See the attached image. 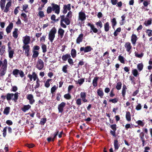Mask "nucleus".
<instances>
[{
    "label": "nucleus",
    "mask_w": 152,
    "mask_h": 152,
    "mask_svg": "<svg viewBox=\"0 0 152 152\" xmlns=\"http://www.w3.org/2000/svg\"><path fill=\"white\" fill-rule=\"evenodd\" d=\"M60 26L63 28H66V25H69L70 23V20L68 18L65 17L64 15L60 16Z\"/></svg>",
    "instance_id": "obj_1"
},
{
    "label": "nucleus",
    "mask_w": 152,
    "mask_h": 152,
    "mask_svg": "<svg viewBox=\"0 0 152 152\" xmlns=\"http://www.w3.org/2000/svg\"><path fill=\"white\" fill-rule=\"evenodd\" d=\"M7 63L6 59H5L2 61H0V67L1 66V69L0 70V74L1 76H3L5 74L7 67Z\"/></svg>",
    "instance_id": "obj_2"
},
{
    "label": "nucleus",
    "mask_w": 152,
    "mask_h": 152,
    "mask_svg": "<svg viewBox=\"0 0 152 152\" xmlns=\"http://www.w3.org/2000/svg\"><path fill=\"white\" fill-rule=\"evenodd\" d=\"M18 92H16L14 94L12 93H8L6 96L7 99L8 101L11 99L16 102L18 98Z\"/></svg>",
    "instance_id": "obj_3"
},
{
    "label": "nucleus",
    "mask_w": 152,
    "mask_h": 152,
    "mask_svg": "<svg viewBox=\"0 0 152 152\" xmlns=\"http://www.w3.org/2000/svg\"><path fill=\"white\" fill-rule=\"evenodd\" d=\"M57 30L55 27L53 28L48 34V39L51 42H53Z\"/></svg>",
    "instance_id": "obj_4"
},
{
    "label": "nucleus",
    "mask_w": 152,
    "mask_h": 152,
    "mask_svg": "<svg viewBox=\"0 0 152 152\" xmlns=\"http://www.w3.org/2000/svg\"><path fill=\"white\" fill-rule=\"evenodd\" d=\"M12 74L16 77H17L18 76V74L20 75L21 78L23 77L24 76L23 72L22 70L20 71L18 69H14L12 72Z\"/></svg>",
    "instance_id": "obj_5"
},
{
    "label": "nucleus",
    "mask_w": 152,
    "mask_h": 152,
    "mask_svg": "<svg viewBox=\"0 0 152 152\" xmlns=\"http://www.w3.org/2000/svg\"><path fill=\"white\" fill-rule=\"evenodd\" d=\"M44 62L41 59H39L37 62L36 67L39 70H41L44 67Z\"/></svg>",
    "instance_id": "obj_6"
},
{
    "label": "nucleus",
    "mask_w": 152,
    "mask_h": 152,
    "mask_svg": "<svg viewBox=\"0 0 152 152\" xmlns=\"http://www.w3.org/2000/svg\"><path fill=\"white\" fill-rule=\"evenodd\" d=\"M51 6L53 8V10L55 11V13L58 14L60 12V8L59 6L54 3H52Z\"/></svg>",
    "instance_id": "obj_7"
},
{
    "label": "nucleus",
    "mask_w": 152,
    "mask_h": 152,
    "mask_svg": "<svg viewBox=\"0 0 152 152\" xmlns=\"http://www.w3.org/2000/svg\"><path fill=\"white\" fill-rule=\"evenodd\" d=\"M28 77L29 78L30 81H32L33 79L34 81H35L38 78L37 75L35 72H33L32 75L28 74Z\"/></svg>",
    "instance_id": "obj_8"
},
{
    "label": "nucleus",
    "mask_w": 152,
    "mask_h": 152,
    "mask_svg": "<svg viewBox=\"0 0 152 152\" xmlns=\"http://www.w3.org/2000/svg\"><path fill=\"white\" fill-rule=\"evenodd\" d=\"M30 38L29 36H26L23 37V45H28V44L30 43Z\"/></svg>",
    "instance_id": "obj_9"
},
{
    "label": "nucleus",
    "mask_w": 152,
    "mask_h": 152,
    "mask_svg": "<svg viewBox=\"0 0 152 152\" xmlns=\"http://www.w3.org/2000/svg\"><path fill=\"white\" fill-rule=\"evenodd\" d=\"M23 50L25 51V54L28 57L30 55V46L28 45H23Z\"/></svg>",
    "instance_id": "obj_10"
},
{
    "label": "nucleus",
    "mask_w": 152,
    "mask_h": 152,
    "mask_svg": "<svg viewBox=\"0 0 152 152\" xmlns=\"http://www.w3.org/2000/svg\"><path fill=\"white\" fill-rule=\"evenodd\" d=\"M93 48L90 46H88L86 47H81L80 48V50L81 52L84 51V53H87L90 52Z\"/></svg>",
    "instance_id": "obj_11"
},
{
    "label": "nucleus",
    "mask_w": 152,
    "mask_h": 152,
    "mask_svg": "<svg viewBox=\"0 0 152 152\" xmlns=\"http://www.w3.org/2000/svg\"><path fill=\"white\" fill-rule=\"evenodd\" d=\"M86 19V16L85 13L80 12L79 13L78 20L81 22L84 21Z\"/></svg>",
    "instance_id": "obj_12"
},
{
    "label": "nucleus",
    "mask_w": 152,
    "mask_h": 152,
    "mask_svg": "<svg viewBox=\"0 0 152 152\" xmlns=\"http://www.w3.org/2000/svg\"><path fill=\"white\" fill-rule=\"evenodd\" d=\"M124 47L126 50L130 53L131 52L132 46L129 42H126L124 45Z\"/></svg>",
    "instance_id": "obj_13"
},
{
    "label": "nucleus",
    "mask_w": 152,
    "mask_h": 152,
    "mask_svg": "<svg viewBox=\"0 0 152 152\" xmlns=\"http://www.w3.org/2000/svg\"><path fill=\"white\" fill-rule=\"evenodd\" d=\"M63 13L64 14H66L67 12V11H69L71 10V4H69L67 5H64L63 7Z\"/></svg>",
    "instance_id": "obj_14"
},
{
    "label": "nucleus",
    "mask_w": 152,
    "mask_h": 152,
    "mask_svg": "<svg viewBox=\"0 0 152 152\" xmlns=\"http://www.w3.org/2000/svg\"><path fill=\"white\" fill-rule=\"evenodd\" d=\"M88 26H90L91 28V32L93 31L94 33H96L98 32V30L95 27L93 24L89 23H88Z\"/></svg>",
    "instance_id": "obj_15"
},
{
    "label": "nucleus",
    "mask_w": 152,
    "mask_h": 152,
    "mask_svg": "<svg viewBox=\"0 0 152 152\" xmlns=\"http://www.w3.org/2000/svg\"><path fill=\"white\" fill-rule=\"evenodd\" d=\"M66 104L64 102H62L58 105V109L59 112L62 113L63 111L64 108L65 107Z\"/></svg>",
    "instance_id": "obj_16"
},
{
    "label": "nucleus",
    "mask_w": 152,
    "mask_h": 152,
    "mask_svg": "<svg viewBox=\"0 0 152 152\" xmlns=\"http://www.w3.org/2000/svg\"><path fill=\"white\" fill-rule=\"evenodd\" d=\"M80 97L82 99V101L84 102H88L87 100L86 99V93L84 92H81L80 94Z\"/></svg>",
    "instance_id": "obj_17"
},
{
    "label": "nucleus",
    "mask_w": 152,
    "mask_h": 152,
    "mask_svg": "<svg viewBox=\"0 0 152 152\" xmlns=\"http://www.w3.org/2000/svg\"><path fill=\"white\" fill-rule=\"evenodd\" d=\"M27 99L29 100V103L31 104H32L35 102L33 96L31 94H28L27 96Z\"/></svg>",
    "instance_id": "obj_18"
},
{
    "label": "nucleus",
    "mask_w": 152,
    "mask_h": 152,
    "mask_svg": "<svg viewBox=\"0 0 152 152\" xmlns=\"http://www.w3.org/2000/svg\"><path fill=\"white\" fill-rule=\"evenodd\" d=\"M83 34H80L76 39V43L79 44L80 42H82L83 39Z\"/></svg>",
    "instance_id": "obj_19"
},
{
    "label": "nucleus",
    "mask_w": 152,
    "mask_h": 152,
    "mask_svg": "<svg viewBox=\"0 0 152 152\" xmlns=\"http://www.w3.org/2000/svg\"><path fill=\"white\" fill-rule=\"evenodd\" d=\"M13 27V24L11 23H10L8 26L7 27L6 29V31L7 33L8 34L10 32L12 29Z\"/></svg>",
    "instance_id": "obj_20"
},
{
    "label": "nucleus",
    "mask_w": 152,
    "mask_h": 152,
    "mask_svg": "<svg viewBox=\"0 0 152 152\" xmlns=\"http://www.w3.org/2000/svg\"><path fill=\"white\" fill-rule=\"evenodd\" d=\"M11 2L10 1L8 2L6 5L5 9L4 10L5 12L7 13L9 10L10 7L11 6Z\"/></svg>",
    "instance_id": "obj_21"
},
{
    "label": "nucleus",
    "mask_w": 152,
    "mask_h": 152,
    "mask_svg": "<svg viewBox=\"0 0 152 152\" xmlns=\"http://www.w3.org/2000/svg\"><path fill=\"white\" fill-rule=\"evenodd\" d=\"M31 107V106L29 105H24L23 107L21 108V110L23 112H26Z\"/></svg>",
    "instance_id": "obj_22"
},
{
    "label": "nucleus",
    "mask_w": 152,
    "mask_h": 152,
    "mask_svg": "<svg viewBox=\"0 0 152 152\" xmlns=\"http://www.w3.org/2000/svg\"><path fill=\"white\" fill-rule=\"evenodd\" d=\"M104 31L106 32L109 31L110 28L109 23L108 22H106L104 25Z\"/></svg>",
    "instance_id": "obj_23"
},
{
    "label": "nucleus",
    "mask_w": 152,
    "mask_h": 152,
    "mask_svg": "<svg viewBox=\"0 0 152 152\" xmlns=\"http://www.w3.org/2000/svg\"><path fill=\"white\" fill-rule=\"evenodd\" d=\"M64 32V31L61 28L59 29L58 31V34L60 36L61 38L63 37Z\"/></svg>",
    "instance_id": "obj_24"
},
{
    "label": "nucleus",
    "mask_w": 152,
    "mask_h": 152,
    "mask_svg": "<svg viewBox=\"0 0 152 152\" xmlns=\"http://www.w3.org/2000/svg\"><path fill=\"white\" fill-rule=\"evenodd\" d=\"M137 40V37L136 35L133 34L131 37V41L133 44H134Z\"/></svg>",
    "instance_id": "obj_25"
},
{
    "label": "nucleus",
    "mask_w": 152,
    "mask_h": 152,
    "mask_svg": "<svg viewBox=\"0 0 152 152\" xmlns=\"http://www.w3.org/2000/svg\"><path fill=\"white\" fill-rule=\"evenodd\" d=\"M71 56L69 54H67L65 55H63L62 57V59L64 61H66L68 58H71Z\"/></svg>",
    "instance_id": "obj_26"
},
{
    "label": "nucleus",
    "mask_w": 152,
    "mask_h": 152,
    "mask_svg": "<svg viewBox=\"0 0 152 152\" xmlns=\"http://www.w3.org/2000/svg\"><path fill=\"white\" fill-rule=\"evenodd\" d=\"M6 0H1L0 6L2 10L4 9Z\"/></svg>",
    "instance_id": "obj_27"
},
{
    "label": "nucleus",
    "mask_w": 152,
    "mask_h": 152,
    "mask_svg": "<svg viewBox=\"0 0 152 152\" xmlns=\"http://www.w3.org/2000/svg\"><path fill=\"white\" fill-rule=\"evenodd\" d=\"M71 54L72 56V57L74 58L76 56V51L75 50L74 48H72L71 52Z\"/></svg>",
    "instance_id": "obj_28"
},
{
    "label": "nucleus",
    "mask_w": 152,
    "mask_h": 152,
    "mask_svg": "<svg viewBox=\"0 0 152 152\" xmlns=\"http://www.w3.org/2000/svg\"><path fill=\"white\" fill-rule=\"evenodd\" d=\"M114 144L115 150H117L119 147V145L118 144V140H115L114 141Z\"/></svg>",
    "instance_id": "obj_29"
},
{
    "label": "nucleus",
    "mask_w": 152,
    "mask_h": 152,
    "mask_svg": "<svg viewBox=\"0 0 152 152\" xmlns=\"http://www.w3.org/2000/svg\"><path fill=\"white\" fill-rule=\"evenodd\" d=\"M32 52L33 54L32 55L33 58H35L37 57L39 54V52L36 50H33Z\"/></svg>",
    "instance_id": "obj_30"
},
{
    "label": "nucleus",
    "mask_w": 152,
    "mask_h": 152,
    "mask_svg": "<svg viewBox=\"0 0 152 152\" xmlns=\"http://www.w3.org/2000/svg\"><path fill=\"white\" fill-rule=\"evenodd\" d=\"M132 72L133 75L135 77H137L139 74L137 70L136 69H132Z\"/></svg>",
    "instance_id": "obj_31"
},
{
    "label": "nucleus",
    "mask_w": 152,
    "mask_h": 152,
    "mask_svg": "<svg viewBox=\"0 0 152 152\" xmlns=\"http://www.w3.org/2000/svg\"><path fill=\"white\" fill-rule=\"evenodd\" d=\"M18 29L17 28H15L14 31L13 33V36L15 38H17L18 37Z\"/></svg>",
    "instance_id": "obj_32"
},
{
    "label": "nucleus",
    "mask_w": 152,
    "mask_h": 152,
    "mask_svg": "<svg viewBox=\"0 0 152 152\" xmlns=\"http://www.w3.org/2000/svg\"><path fill=\"white\" fill-rule=\"evenodd\" d=\"M98 80V78L95 77L94 78L93 81V85L94 87H96L97 86V82Z\"/></svg>",
    "instance_id": "obj_33"
},
{
    "label": "nucleus",
    "mask_w": 152,
    "mask_h": 152,
    "mask_svg": "<svg viewBox=\"0 0 152 152\" xmlns=\"http://www.w3.org/2000/svg\"><path fill=\"white\" fill-rule=\"evenodd\" d=\"M10 108L9 107H6L4 110V113L6 115H7L9 113Z\"/></svg>",
    "instance_id": "obj_34"
},
{
    "label": "nucleus",
    "mask_w": 152,
    "mask_h": 152,
    "mask_svg": "<svg viewBox=\"0 0 152 152\" xmlns=\"http://www.w3.org/2000/svg\"><path fill=\"white\" fill-rule=\"evenodd\" d=\"M9 53V56L10 58H13V55L14 53V50H10L8 51Z\"/></svg>",
    "instance_id": "obj_35"
},
{
    "label": "nucleus",
    "mask_w": 152,
    "mask_h": 152,
    "mask_svg": "<svg viewBox=\"0 0 152 152\" xmlns=\"http://www.w3.org/2000/svg\"><path fill=\"white\" fill-rule=\"evenodd\" d=\"M152 20L151 18L148 20L147 21H145L144 23V25L146 26H148L151 24Z\"/></svg>",
    "instance_id": "obj_36"
},
{
    "label": "nucleus",
    "mask_w": 152,
    "mask_h": 152,
    "mask_svg": "<svg viewBox=\"0 0 152 152\" xmlns=\"http://www.w3.org/2000/svg\"><path fill=\"white\" fill-rule=\"evenodd\" d=\"M121 30V28L120 27L118 28L114 33V35L115 36H116L118 34V33L120 32Z\"/></svg>",
    "instance_id": "obj_37"
},
{
    "label": "nucleus",
    "mask_w": 152,
    "mask_h": 152,
    "mask_svg": "<svg viewBox=\"0 0 152 152\" xmlns=\"http://www.w3.org/2000/svg\"><path fill=\"white\" fill-rule=\"evenodd\" d=\"M126 119L128 121H130L131 120V115L129 112H126Z\"/></svg>",
    "instance_id": "obj_38"
},
{
    "label": "nucleus",
    "mask_w": 152,
    "mask_h": 152,
    "mask_svg": "<svg viewBox=\"0 0 152 152\" xmlns=\"http://www.w3.org/2000/svg\"><path fill=\"white\" fill-rule=\"evenodd\" d=\"M51 79H48L45 82V86L47 88H48L50 86V82L51 80Z\"/></svg>",
    "instance_id": "obj_39"
},
{
    "label": "nucleus",
    "mask_w": 152,
    "mask_h": 152,
    "mask_svg": "<svg viewBox=\"0 0 152 152\" xmlns=\"http://www.w3.org/2000/svg\"><path fill=\"white\" fill-rule=\"evenodd\" d=\"M143 1L144 0H143ZM150 0H144L143 2V4L145 7H147L148 4H150Z\"/></svg>",
    "instance_id": "obj_40"
},
{
    "label": "nucleus",
    "mask_w": 152,
    "mask_h": 152,
    "mask_svg": "<svg viewBox=\"0 0 152 152\" xmlns=\"http://www.w3.org/2000/svg\"><path fill=\"white\" fill-rule=\"evenodd\" d=\"M111 22L112 23L113 27L114 28V27L116 25L117 23L115 18H113L111 20Z\"/></svg>",
    "instance_id": "obj_41"
},
{
    "label": "nucleus",
    "mask_w": 152,
    "mask_h": 152,
    "mask_svg": "<svg viewBox=\"0 0 152 152\" xmlns=\"http://www.w3.org/2000/svg\"><path fill=\"white\" fill-rule=\"evenodd\" d=\"M5 47L4 45L2 46L1 48H0V52L1 55H2L5 51Z\"/></svg>",
    "instance_id": "obj_42"
},
{
    "label": "nucleus",
    "mask_w": 152,
    "mask_h": 152,
    "mask_svg": "<svg viewBox=\"0 0 152 152\" xmlns=\"http://www.w3.org/2000/svg\"><path fill=\"white\" fill-rule=\"evenodd\" d=\"M68 66L67 65H66L65 66H64L62 69V70L63 72L66 73L67 72V69L68 68Z\"/></svg>",
    "instance_id": "obj_43"
},
{
    "label": "nucleus",
    "mask_w": 152,
    "mask_h": 152,
    "mask_svg": "<svg viewBox=\"0 0 152 152\" xmlns=\"http://www.w3.org/2000/svg\"><path fill=\"white\" fill-rule=\"evenodd\" d=\"M95 24L97 26H99L100 28L102 27V23L101 20H99L98 22H96Z\"/></svg>",
    "instance_id": "obj_44"
},
{
    "label": "nucleus",
    "mask_w": 152,
    "mask_h": 152,
    "mask_svg": "<svg viewBox=\"0 0 152 152\" xmlns=\"http://www.w3.org/2000/svg\"><path fill=\"white\" fill-rule=\"evenodd\" d=\"M42 52L45 53L47 51V47L46 45L42 44Z\"/></svg>",
    "instance_id": "obj_45"
},
{
    "label": "nucleus",
    "mask_w": 152,
    "mask_h": 152,
    "mask_svg": "<svg viewBox=\"0 0 152 152\" xmlns=\"http://www.w3.org/2000/svg\"><path fill=\"white\" fill-rule=\"evenodd\" d=\"M118 59L121 63L123 64L125 63L124 59L122 56H119L118 57Z\"/></svg>",
    "instance_id": "obj_46"
},
{
    "label": "nucleus",
    "mask_w": 152,
    "mask_h": 152,
    "mask_svg": "<svg viewBox=\"0 0 152 152\" xmlns=\"http://www.w3.org/2000/svg\"><path fill=\"white\" fill-rule=\"evenodd\" d=\"M121 85L122 83L121 82L118 83L116 86V89L118 90H120L121 88Z\"/></svg>",
    "instance_id": "obj_47"
},
{
    "label": "nucleus",
    "mask_w": 152,
    "mask_h": 152,
    "mask_svg": "<svg viewBox=\"0 0 152 152\" xmlns=\"http://www.w3.org/2000/svg\"><path fill=\"white\" fill-rule=\"evenodd\" d=\"M84 82V78L79 79H78L77 80V83H78L80 85H81L83 84Z\"/></svg>",
    "instance_id": "obj_48"
},
{
    "label": "nucleus",
    "mask_w": 152,
    "mask_h": 152,
    "mask_svg": "<svg viewBox=\"0 0 152 152\" xmlns=\"http://www.w3.org/2000/svg\"><path fill=\"white\" fill-rule=\"evenodd\" d=\"M97 94L98 95L102 97L103 95V91L100 89L97 90Z\"/></svg>",
    "instance_id": "obj_49"
},
{
    "label": "nucleus",
    "mask_w": 152,
    "mask_h": 152,
    "mask_svg": "<svg viewBox=\"0 0 152 152\" xmlns=\"http://www.w3.org/2000/svg\"><path fill=\"white\" fill-rule=\"evenodd\" d=\"M76 103L77 105L80 106L81 104V101L80 98L77 99L76 102Z\"/></svg>",
    "instance_id": "obj_50"
},
{
    "label": "nucleus",
    "mask_w": 152,
    "mask_h": 152,
    "mask_svg": "<svg viewBox=\"0 0 152 152\" xmlns=\"http://www.w3.org/2000/svg\"><path fill=\"white\" fill-rule=\"evenodd\" d=\"M64 97L67 99H70L71 98V96L69 94H66L64 95Z\"/></svg>",
    "instance_id": "obj_51"
},
{
    "label": "nucleus",
    "mask_w": 152,
    "mask_h": 152,
    "mask_svg": "<svg viewBox=\"0 0 152 152\" xmlns=\"http://www.w3.org/2000/svg\"><path fill=\"white\" fill-rule=\"evenodd\" d=\"M36 85L35 86V88H38L40 86V84L39 83L40 82V80L38 78L36 80Z\"/></svg>",
    "instance_id": "obj_52"
},
{
    "label": "nucleus",
    "mask_w": 152,
    "mask_h": 152,
    "mask_svg": "<svg viewBox=\"0 0 152 152\" xmlns=\"http://www.w3.org/2000/svg\"><path fill=\"white\" fill-rule=\"evenodd\" d=\"M146 33L147 34L149 37L152 36V30L148 29L146 30Z\"/></svg>",
    "instance_id": "obj_53"
},
{
    "label": "nucleus",
    "mask_w": 152,
    "mask_h": 152,
    "mask_svg": "<svg viewBox=\"0 0 152 152\" xmlns=\"http://www.w3.org/2000/svg\"><path fill=\"white\" fill-rule=\"evenodd\" d=\"M57 87L55 85L54 86L52 87L51 89V93L53 94L55 91L57 89Z\"/></svg>",
    "instance_id": "obj_54"
},
{
    "label": "nucleus",
    "mask_w": 152,
    "mask_h": 152,
    "mask_svg": "<svg viewBox=\"0 0 152 152\" xmlns=\"http://www.w3.org/2000/svg\"><path fill=\"white\" fill-rule=\"evenodd\" d=\"M137 67L138 69L140 71H141L142 69V63L139 64L137 65Z\"/></svg>",
    "instance_id": "obj_55"
},
{
    "label": "nucleus",
    "mask_w": 152,
    "mask_h": 152,
    "mask_svg": "<svg viewBox=\"0 0 152 152\" xmlns=\"http://www.w3.org/2000/svg\"><path fill=\"white\" fill-rule=\"evenodd\" d=\"M72 12L71 11H69L66 15V18H68L70 19L72 17Z\"/></svg>",
    "instance_id": "obj_56"
},
{
    "label": "nucleus",
    "mask_w": 152,
    "mask_h": 152,
    "mask_svg": "<svg viewBox=\"0 0 152 152\" xmlns=\"http://www.w3.org/2000/svg\"><path fill=\"white\" fill-rule=\"evenodd\" d=\"M52 10H53L52 7V8L50 7H48L47 9V12L48 14H49L51 13L52 12Z\"/></svg>",
    "instance_id": "obj_57"
},
{
    "label": "nucleus",
    "mask_w": 152,
    "mask_h": 152,
    "mask_svg": "<svg viewBox=\"0 0 152 152\" xmlns=\"http://www.w3.org/2000/svg\"><path fill=\"white\" fill-rule=\"evenodd\" d=\"M46 121V119L45 118H42L41 119L40 123L41 124L43 125L45 123Z\"/></svg>",
    "instance_id": "obj_58"
},
{
    "label": "nucleus",
    "mask_w": 152,
    "mask_h": 152,
    "mask_svg": "<svg viewBox=\"0 0 152 152\" xmlns=\"http://www.w3.org/2000/svg\"><path fill=\"white\" fill-rule=\"evenodd\" d=\"M135 55L136 57L139 58H141L142 57V53L139 54L136 52H135Z\"/></svg>",
    "instance_id": "obj_59"
},
{
    "label": "nucleus",
    "mask_w": 152,
    "mask_h": 152,
    "mask_svg": "<svg viewBox=\"0 0 152 152\" xmlns=\"http://www.w3.org/2000/svg\"><path fill=\"white\" fill-rule=\"evenodd\" d=\"M68 61L69 63L71 65H72L73 64V62L72 59H71L70 58H69V59H68Z\"/></svg>",
    "instance_id": "obj_60"
},
{
    "label": "nucleus",
    "mask_w": 152,
    "mask_h": 152,
    "mask_svg": "<svg viewBox=\"0 0 152 152\" xmlns=\"http://www.w3.org/2000/svg\"><path fill=\"white\" fill-rule=\"evenodd\" d=\"M25 145L26 146L28 147L29 148H33L34 146V145L32 143L26 144Z\"/></svg>",
    "instance_id": "obj_61"
},
{
    "label": "nucleus",
    "mask_w": 152,
    "mask_h": 152,
    "mask_svg": "<svg viewBox=\"0 0 152 152\" xmlns=\"http://www.w3.org/2000/svg\"><path fill=\"white\" fill-rule=\"evenodd\" d=\"M109 101L110 102H112L113 103H115L118 102V99L116 98L110 99Z\"/></svg>",
    "instance_id": "obj_62"
},
{
    "label": "nucleus",
    "mask_w": 152,
    "mask_h": 152,
    "mask_svg": "<svg viewBox=\"0 0 152 152\" xmlns=\"http://www.w3.org/2000/svg\"><path fill=\"white\" fill-rule=\"evenodd\" d=\"M39 16L41 18H42L44 16L43 12L42 11H40L39 12Z\"/></svg>",
    "instance_id": "obj_63"
},
{
    "label": "nucleus",
    "mask_w": 152,
    "mask_h": 152,
    "mask_svg": "<svg viewBox=\"0 0 152 152\" xmlns=\"http://www.w3.org/2000/svg\"><path fill=\"white\" fill-rule=\"evenodd\" d=\"M116 125L115 124L112 125L110 126V127L114 131H116Z\"/></svg>",
    "instance_id": "obj_64"
}]
</instances>
